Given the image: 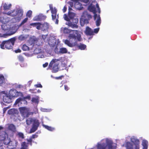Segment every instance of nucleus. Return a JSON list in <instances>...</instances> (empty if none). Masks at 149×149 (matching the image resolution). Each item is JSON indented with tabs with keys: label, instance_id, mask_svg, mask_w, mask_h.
<instances>
[{
	"label": "nucleus",
	"instance_id": "obj_1",
	"mask_svg": "<svg viewBox=\"0 0 149 149\" xmlns=\"http://www.w3.org/2000/svg\"><path fill=\"white\" fill-rule=\"evenodd\" d=\"M6 13H2L1 9H0V22L3 24L1 25V28L6 33L3 35L0 33V37L6 38L8 36L14 34L18 29L15 25L7 24V23L10 21V19L6 15Z\"/></svg>",
	"mask_w": 149,
	"mask_h": 149
},
{
	"label": "nucleus",
	"instance_id": "obj_2",
	"mask_svg": "<svg viewBox=\"0 0 149 149\" xmlns=\"http://www.w3.org/2000/svg\"><path fill=\"white\" fill-rule=\"evenodd\" d=\"M61 31L64 33H70L68 36L69 40H64L63 42L68 46L72 47L77 45V40L80 41L81 40L80 32L77 30H72L66 27H62Z\"/></svg>",
	"mask_w": 149,
	"mask_h": 149
},
{
	"label": "nucleus",
	"instance_id": "obj_3",
	"mask_svg": "<svg viewBox=\"0 0 149 149\" xmlns=\"http://www.w3.org/2000/svg\"><path fill=\"white\" fill-rule=\"evenodd\" d=\"M117 144L110 138H105L97 143V149H116Z\"/></svg>",
	"mask_w": 149,
	"mask_h": 149
},
{
	"label": "nucleus",
	"instance_id": "obj_4",
	"mask_svg": "<svg viewBox=\"0 0 149 149\" xmlns=\"http://www.w3.org/2000/svg\"><path fill=\"white\" fill-rule=\"evenodd\" d=\"M88 9L91 12H92L94 14V17L95 20V21L96 25L97 26L100 25L101 20L100 15H97L96 13L98 11L99 13H100V9L98 4L95 3V4L93 3L89 6Z\"/></svg>",
	"mask_w": 149,
	"mask_h": 149
},
{
	"label": "nucleus",
	"instance_id": "obj_5",
	"mask_svg": "<svg viewBox=\"0 0 149 149\" xmlns=\"http://www.w3.org/2000/svg\"><path fill=\"white\" fill-rule=\"evenodd\" d=\"M23 12V10L21 8H16L8 11L6 14L12 17H15L13 19L15 20V22H19L22 18Z\"/></svg>",
	"mask_w": 149,
	"mask_h": 149
},
{
	"label": "nucleus",
	"instance_id": "obj_6",
	"mask_svg": "<svg viewBox=\"0 0 149 149\" xmlns=\"http://www.w3.org/2000/svg\"><path fill=\"white\" fill-rule=\"evenodd\" d=\"M131 142H126L125 146L127 149H139L140 141L136 137L133 136L130 138Z\"/></svg>",
	"mask_w": 149,
	"mask_h": 149
},
{
	"label": "nucleus",
	"instance_id": "obj_7",
	"mask_svg": "<svg viewBox=\"0 0 149 149\" xmlns=\"http://www.w3.org/2000/svg\"><path fill=\"white\" fill-rule=\"evenodd\" d=\"M32 123H33V126L29 132V133H31L35 132L37 130L39 125L38 120L35 118H29L26 120V123L27 125H29Z\"/></svg>",
	"mask_w": 149,
	"mask_h": 149
},
{
	"label": "nucleus",
	"instance_id": "obj_8",
	"mask_svg": "<svg viewBox=\"0 0 149 149\" xmlns=\"http://www.w3.org/2000/svg\"><path fill=\"white\" fill-rule=\"evenodd\" d=\"M15 40V38H13L8 40L4 41L0 45V47L3 49H5V48L8 49H12V46L14 45Z\"/></svg>",
	"mask_w": 149,
	"mask_h": 149
},
{
	"label": "nucleus",
	"instance_id": "obj_9",
	"mask_svg": "<svg viewBox=\"0 0 149 149\" xmlns=\"http://www.w3.org/2000/svg\"><path fill=\"white\" fill-rule=\"evenodd\" d=\"M59 61L58 59H53L50 62L49 66L50 69L52 70L53 72H56L58 70V61Z\"/></svg>",
	"mask_w": 149,
	"mask_h": 149
},
{
	"label": "nucleus",
	"instance_id": "obj_10",
	"mask_svg": "<svg viewBox=\"0 0 149 149\" xmlns=\"http://www.w3.org/2000/svg\"><path fill=\"white\" fill-rule=\"evenodd\" d=\"M50 9L51 10L52 14V17L53 20H54L56 19L55 23L58 24V16L57 15L56 16V13L57 12V10L55 8H53L52 4L49 5Z\"/></svg>",
	"mask_w": 149,
	"mask_h": 149
},
{
	"label": "nucleus",
	"instance_id": "obj_11",
	"mask_svg": "<svg viewBox=\"0 0 149 149\" xmlns=\"http://www.w3.org/2000/svg\"><path fill=\"white\" fill-rule=\"evenodd\" d=\"M88 15L87 14L86 11H84L81 16L80 19V22L81 26H83L85 24H87L88 23V20L86 18L88 17Z\"/></svg>",
	"mask_w": 149,
	"mask_h": 149
},
{
	"label": "nucleus",
	"instance_id": "obj_12",
	"mask_svg": "<svg viewBox=\"0 0 149 149\" xmlns=\"http://www.w3.org/2000/svg\"><path fill=\"white\" fill-rule=\"evenodd\" d=\"M1 94H4V95H3V100L5 103H9L12 102L11 97L9 96V94H6L5 91H3L1 93Z\"/></svg>",
	"mask_w": 149,
	"mask_h": 149
},
{
	"label": "nucleus",
	"instance_id": "obj_13",
	"mask_svg": "<svg viewBox=\"0 0 149 149\" xmlns=\"http://www.w3.org/2000/svg\"><path fill=\"white\" fill-rule=\"evenodd\" d=\"M20 113L24 118L25 117H27L29 115V109L25 107H22L19 108Z\"/></svg>",
	"mask_w": 149,
	"mask_h": 149
},
{
	"label": "nucleus",
	"instance_id": "obj_14",
	"mask_svg": "<svg viewBox=\"0 0 149 149\" xmlns=\"http://www.w3.org/2000/svg\"><path fill=\"white\" fill-rule=\"evenodd\" d=\"M21 92L17 91L14 89H12L10 90L9 91V95L12 98L17 97L21 95Z\"/></svg>",
	"mask_w": 149,
	"mask_h": 149
},
{
	"label": "nucleus",
	"instance_id": "obj_15",
	"mask_svg": "<svg viewBox=\"0 0 149 149\" xmlns=\"http://www.w3.org/2000/svg\"><path fill=\"white\" fill-rule=\"evenodd\" d=\"M56 42V38L54 37H50L49 40L48 41L49 45L52 47H53L55 45Z\"/></svg>",
	"mask_w": 149,
	"mask_h": 149
},
{
	"label": "nucleus",
	"instance_id": "obj_16",
	"mask_svg": "<svg viewBox=\"0 0 149 149\" xmlns=\"http://www.w3.org/2000/svg\"><path fill=\"white\" fill-rule=\"evenodd\" d=\"M75 22L74 23L71 22H68L66 23V24L68 25L69 26L71 27L72 28H77L78 27V26L77 25L78 20L77 19H75Z\"/></svg>",
	"mask_w": 149,
	"mask_h": 149
},
{
	"label": "nucleus",
	"instance_id": "obj_17",
	"mask_svg": "<svg viewBox=\"0 0 149 149\" xmlns=\"http://www.w3.org/2000/svg\"><path fill=\"white\" fill-rule=\"evenodd\" d=\"M0 140L3 141V142L5 144L10 145V138H9L8 137H4L3 136H0Z\"/></svg>",
	"mask_w": 149,
	"mask_h": 149
},
{
	"label": "nucleus",
	"instance_id": "obj_18",
	"mask_svg": "<svg viewBox=\"0 0 149 149\" xmlns=\"http://www.w3.org/2000/svg\"><path fill=\"white\" fill-rule=\"evenodd\" d=\"M46 16L43 15L42 14H40L37 15L33 18V20L35 21H38L45 19Z\"/></svg>",
	"mask_w": 149,
	"mask_h": 149
},
{
	"label": "nucleus",
	"instance_id": "obj_19",
	"mask_svg": "<svg viewBox=\"0 0 149 149\" xmlns=\"http://www.w3.org/2000/svg\"><path fill=\"white\" fill-rule=\"evenodd\" d=\"M85 33L87 35L91 36L94 35L93 31L91 28L88 26L86 27Z\"/></svg>",
	"mask_w": 149,
	"mask_h": 149
},
{
	"label": "nucleus",
	"instance_id": "obj_20",
	"mask_svg": "<svg viewBox=\"0 0 149 149\" xmlns=\"http://www.w3.org/2000/svg\"><path fill=\"white\" fill-rule=\"evenodd\" d=\"M27 103V101L25 100V99L19 98L16 100L15 104H18V105L19 106L21 103L26 104Z\"/></svg>",
	"mask_w": 149,
	"mask_h": 149
},
{
	"label": "nucleus",
	"instance_id": "obj_21",
	"mask_svg": "<svg viewBox=\"0 0 149 149\" xmlns=\"http://www.w3.org/2000/svg\"><path fill=\"white\" fill-rule=\"evenodd\" d=\"M7 127L8 130L11 131L13 132H15L16 131L15 126L13 124H9L7 125Z\"/></svg>",
	"mask_w": 149,
	"mask_h": 149
},
{
	"label": "nucleus",
	"instance_id": "obj_22",
	"mask_svg": "<svg viewBox=\"0 0 149 149\" xmlns=\"http://www.w3.org/2000/svg\"><path fill=\"white\" fill-rule=\"evenodd\" d=\"M74 6L76 9L79 10H82L83 8L82 4L79 1L75 3Z\"/></svg>",
	"mask_w": 149,
	"mask_h": 149
},
{
	"label": "nucleus",
	"instance_id": "obj_23",
	"mask_svg": "<svg viewBox=\"0 0 149 149\" xmlns=\"http://www.w3.org/2000/svg\"><path fill=\"white\" fill-rule=\"evenodd\" d=\"M39 97L37 96L32 97L31 100L32 103L34 104L37 105L39 102Z\"/></svg>",
	"mask_w": 149,
	"mask_h": 149
},
{
	"label": "nucleus",
	"instance_id": "obj_24",
	"mask_svg": "<svg viewBox=\"0 0 149 149\" xmlns=\"http://www.w3.org/2000/svg\"><path fill=\"white\" fill-rule=\"evenodd\" d=\"M142 145L143 146V149H147L148 146V142L147 140L143 139L142 142Z\"/></svg>",
	"mask_w": 149,
	"mask_h": 149
},
{
	"label": "nucleus",
	"instance_id": "obj_25",
	"mask_svg": "<svg viewBox=\"0 0 149 149\" xmlns=\"http://www.w3.org/2000/svg\"><path fill=\"white\" fill-rule=\"evenodd\" d=\"M29 37V35H22L19 36V37H18V39L22 41L26 40Z\"/></svg>",
	"mask_w": 149,
	"mask_h": 149
},
{
	"label": "nucleus",
	"instance_id": "obj_26",
	"mask_svg": "<svg viewBox=\"0 0 149 149\" xmlns=\"http://www.w3.org/2000/svg\"><path fill=\"white\" fill-rule=\"evenodd\" d=\"M71 10H72V8L69 7L68 16L70 19H73L75 16V14L74 13L70 11Z\"/></svg>",
	"mask_w": 149,
	"mask_h": 149
},
{
	"label": "nucleus",
	"instance_id": "obj_27",
	"mask_svg": "<svg viewBox=\"0 0 149 149\" xmlns=\"http://www.w3.org/2000/svg\"><path fill=\"white\" fill-rule=\"evenodd\" d=\"M68 50L65 48L63 47L60 48L58 52V54H64L67 52Z\"/></svg>",
	"mask_w": 149,
	"mask_h": 149
},
{
	"label": "nucleus",
	"instance_id": "obj_28",
	"mask_svg": "<svg viewBox=\"0 0 149 149\" xmlns=\"http://www.w3.org/2000/svg\"><path fill=\"white\" fill-rule=\"evenodd\" d=\"M18 142L15 139L12 140L10 141V146H12L14 147H16L17 145Z\"/></svg>",
	"mask_w": 149,
	"mask_h": 149
},
{
	"label": "nucleus",
	"instance_id": "obj_29",
	"mask_svg": "<svg viewBox=\"0 0 149 149\" xmlns=\"http://www.w3.org/2000/svg\"><path fill=\"white\" fill-rule=\"evenodd\" d=\"M20 149H28V143L25 142H22Z\"/></svg>",
	"mask_w": 149,
	"mask_h": 149
},
{
	"label": "nucleus",
	"instance_id": "obj_30",
	"mask_svg": "<svg viewBox=\"0 0 149 149\" xmlns=\"http://www.w3.org/2000/svg\"><path fill=\"white\" fill-rule=\"evenodd\" d=\"M49 25L47 23H45L42 24V30L44 31L47 30L49 28Z\"/></svg>",
	"mask_w": 149,
	"mask_h": 149
},
{
	"label": "nucleus",
	"instance_id": "obj_31",
	"mask_svg": "<svg viewBox=\"0 0 149 149\" xmlns=\"http://www.w3.org/2000/svg\"><path fill=\"white\" fill-rule=\"evenodd\" d=\"M3 7L5 10H9L11 7V5L10 4H7L6 3L3 4Z\"/></svg>",
	"mask_w": 149,
	"mask_h": 149
},
{
	"label": "nucleus",
	"instance_id": "obj_32",
	"mask_svg": "<svg viewBox=\"0 0 149 149\" xmlns=\"http://www.w3.org/2000/svg\"><path fill=\"white\" fill-rule=\"evenodd\" d=\"M17 110L15 109H10L8 111V113L9 114H14L15 113H16Z\"/></svg>",
	"mask_w": 149,
	"mask_h": 149
},
{
	"label": "nucleus",
	"instance_id": "obj_33",
	"mask_svg": "<svg viewBox=\"0 0 149 149\" xmlns=\"http://www.w3.org/2000/svg\"><path fill=\"white\" fill-rule=\"evenodd\" d=\"M43 127L45 128L47 130L50 131H53L55 130V128L53 127H51L49 126H48L45 125L43 124L42 125Z\"/></svg>",
	"mask_w": 149,
	"mask_h": 149
},
{
	"label": "nucleus",
	"instance_id": "obj_34",
	"mask_svg": "<svg viewBox=\"0 0 149 149\" xmlns=\"http://www.w3.org/2000/svg\"><path fill=\"white\" fill-rule=\"evenodd\" d=\"M22 49L23 51H26L29 49V47L26 45H23L22 47Z\"/></svg>",
	"mask_w": 149,
	"mask_h": 149
},
{
	"label": "nucleus",
	"instance_id": "obj_35",
	"mask_svg": "<svg viewBox=\"0 0 149 149\" xmlns=\"http://www.w3.org/2000/svg\"><path fill=\"white\" fill-rule=\"evenodd\" d=\"M38 54V55L37 56V57L38 58H43L45 57V55H44V54L42 53V52L39 53Z\"/></svg>",
	"mask_w": 149,
	"mask_h": 149
},
{
	"label": "nucleus",
	"instance_id": "obj_36",
	"mask_svg": "<svg viewBox=\"0 0 149 149\" xmlns=\"http://www.w3.org/2000/svg\"><path fill=\"white\" fill-rule=\"evenodd\" d=\"M40 109L42 111L45 112H49L51 111L52 110L51 109H46L42 108H41Z\"/></svg>",
	"mask_w": 149,
	"mask_h": 149
},
{
	"label": "nucleus",
	"instance_id": "obj_37",
	"mask_svg": "<svg viewBox=\"0 0 149 149\" xmlns=\"http://www.w3.org/2000/svg\"><path fill=\"white\" fill-rule=\"evenodd\" d=\"M28 20V18L27 17H26L24 19H23L20 24H19V26H21L22 25H23L25 23H26Z\"/></svg>",
	"mask_w": 149,
	"mask_h": 149
},
{
	"label": "nucleus",
	"instance_id": "obj_38",
	"mask_svg": "<svg viewBox=\"0 0 149 149\" xmlns=\"http://www.w3.org/2000/svg\"><path fill=\"white\" fill-rule=\"evenodd\" d=\"M79 47L81 50H84L86 47V46L84 44H81L79 46Z\"/></svg>",
	"mask_w": 149,
	"mask_h": 149
},
{
	"label": "nucleus",
	"instance_id": "obj_39",
	"mask_svg": "<svg viewBox=\"0 0 149 149\" xmlns=\"http://www.w3.org/2000/svg\"><path fill=\"white\" fill-rule=\"evenodd\" d=\"M38 24L36 25V28L38 30L42 29V24H41L39 22H37Z\"/></svg>",
	"mask_w": 149,
	"mask_h": 149
},
{
	"label": "nucleus",
	"instance_id": "obj_40",
	"mask_svg": "<svg viewBox=\"0 0 149 149\" xmlns=\"http://www.w3.org/2000/svg\"><path fill=\"white\" fill-rule=\"evenodd\" d=\"M41 52V49L39 48H36L34 51V53L36 54H38Z\"/></svg>",
	"mask_w": 149,
	"mask_h": 149
},
{
	"label": "nucleus",
	"instance_id": "obj_41",
	"mask_svg": "<svg viewBox=\"0 0 149 149\" xmlns=\"http://www.w3.org/2000/svg\"><path fill=\"white\" fill-rule=\"evenodd\" d=\"M17 135L20 138L22 139H23L24 138V135L23 133L20 132H18L17 133Z\"/></svg>",
	"mask_w": 149,
	"mask_h": 149
},
{
	"label": "nucleus",
	"instance_id": "obj_42",
	"mask_svg": "<svg viewBox=\"0 0 149 149\" xmlns=\"http://www.w3.org/2000/svg\"><path fill=\"white\" fill-rule=\"evenodd\" d=\"M4 80V77L2 75H0V84H2Z\"/></svg>",
	"mask_w": 149,
	"mask_h": 149
},
{
	"label": "nucleus",
	"instance_id": "obj_43",
	"mask_svg": "<svg viewBox=\"0 0 149 149\" xmlns=\"http://www.w3.org/2000/svg\"><path fill=\"white\" fill-rule=\"evenodd\" d=\"M32 11L31 10H29L27 13L26 14V16L29 17H30L32 15Z\"/></svg>",
	"mask_w": 149,
	"mask_h": 149
},
{
	"label": "nucleus",
	"instance_id": "obj_44",
	"mask_svg": "<svg viewBox=\"0 0 149 149\" xmlns=\"http://www.w3.org/2000/svg\"><path fill=\"white\" fill-rule=\"evenodd\" d=\"M63 18L66 21H68L69 20V19L68 18L67 15L66 14H64L63 15Z\"/></svg>",
	"mask_w": 149,
	"mask_h": 149
},
{
	"label": "nucleus",
	"instance_id": "obj_45",
	"mask_svg": "<svg viewBox=\"0 0 149 149\" xmlns=\"http://www.w3.org/2000/svg\"><path fill=\"white\" fill-rule=\"evenodd\" d=\"M18 60L21 61H24V58L23 57L21 56H18Z\"/></svg>",
	"mask_w": 149,
	"mask_h": 149
},
{
	"label": "nucleus",
	"instance_id": "obj_46",
	"mask_svg": "<svg viewBox=\"0 0 149 149\" xmlns=\"http://www.w3.org/2000/svg\"><path fill=\"white\" fill-rule=\"evenodd\" d=\"M80 1L87 4L89 1V0H80Z\"/></svg>",
	"mask_w": 149,
	"mask_h": 149
},
{
	"label": "nucleus",
	"instance_id": "obj_47",
	"mask_svg": "<svg viewBox=\"0 0 149 149\" xmlns=\"http://www.w3.org/2000/svg\"><path fill=\"white\" fill-rule=\"evenodd\" d=\"M99 29L100 28H99L95 29H94V31L93 32L94 33H97L99 31Z\"/></svg>",
	"mask_w": 149,
	"mask_h": 149
},
{
	"label": "nucleus",
	"instance_id": "obj_48",
	"mask_svg": "<svg viewBox=\"0 0 149 149\" xmlns=\"http://www.w3.org/2000/svg\"><path fill=\"white\" fill-rule=\"evenodd\" d=\"M68 3L70 5V8H71V7H72L73 6V3L71 1H69L68 2Z\"/></svg>",
	"mask_w": 149,
	"mask_h": 149
},
{
	"label": "nucleus",
	"instance_id": "obj_49",
	"mask_svg": "<svg viewBox=\"0 0 149 149\" xmlns=\"http://www.w3.org/2000/svg\"><path fill=\"white\" fill-rule=\"evenodd\" d=\"M38 24L37 22V23H32L30 24V26H33L34 27L36 26V25Z\"/></svg>",
	"mask_w": 149,
	"mask_h": 149
},
{
	"label": "nucleus",
	"instance_id": "obj_50",
	"mask_svg": "<svg viewBox=\"0 0 149 149\" xmlns=\"http://www.w3.org/2000/svg\"><path fill=\"white\" fill-rule=\"evenodd\" d=\"M35 86L36 87H40L42 88V86L40 84H36L35 85Z\"/></svg>",
	"mask_w": 149,
	"mask_h": 149
},
{
	"label": "nucleus",
	"instance_id": "obj_51",
	"mask_svg": "<svg viewBox=\"0 0 149 149\" xmlns=\"http://www.w3.org/2000/svg\"><path fill=\"white\" fill-rule=\"evenodd\" d=\"M10 108L9 107H7L4 108L3 109V113H5L7 110Z\"/></svg>",
	"mask_w": 149,
	"mask_h": 149
},
{
	"label": "nucleus",
	"instance_id": "obj_52",
	"mask_svg": "<svg viewBox=\"0 0 149 149\" xmlns=\"http://www.w3.org/2000/svg\"><path fill=\"white\" fill-rule=\"evenodd\" d=\"M38 137V136L36 134H33L31 136V139H34Z\"/></svg>",
	"mask_w": 149,
	"mask_h": 149
},
{
	"label": "nucleus",
	"instance_id": "obj_53",
	"mask_svg": "<svg viewBox=\"0 0 149 149\" xmlns=\"http://www.w3.org/2000/svg\"><path fill=\"white\" fill-rule=\"evenodd\" d=\"M67 10V7L65 6L64 7L63 9V13H65L66 10Z\"/></svg>",
	"mask_w": 149,
	"mask_h": 149
},
{
	"label": "nucleus",
	"instance_id": "obj_54",
	"mask_svg": "<svg viewBox=\"0 0 149 149\" xmlns=\"http://www.w3.org/2000/svg\"><path fill=\"white\" fill-rule=\"evenodd\" d=\"M21 51L20 49H18L17 50H15V52L16 53L20 52Z\"/></svg>",
	"mask_w": 149,
	"mask_h": 149
},
{
	"label": "nucleus",
	"instance_id": "obj_55",
	"mask_svg": "<svg viewBox=\"0 0 149 149\" xmlns=\"http://www.w3.org/2000/svg\"><path fill=\"white\" fill-rule=\"evenodd\" d=\"M26 65H27V64L26 63L23 64V63H22V64H20V65L22 67H24L26 66Z\"/></svg>",
	"mask_w": 149,
	"mask_h": 149
},
{
	"label": "nucleus",
	"instance_id": "obj_56",
	"mask_svg": "<svg viewBox=\"0 0 149 149\" xmlns=\"http://www.w3.org/2000/svg\"><path fill=\"white\" fill-rule=\"evenodd\" d=\"M48 63H45L43 65V67L44 68L46 67L48 65Z\"/></svg>",
	"mask_w": 149,
	"mask_h": 149
},
{
	"label": "nucleus",
	"instance_id": "obj_57",
	"mask_svg": "<svg viewBox=\"0 0 149 149\" xmlns=\"http://www.w3.org/2000/svg\"><path fill=\"white\" fill-rule=\"evenodd\" d=\"M64 88L65 90L66 91H68L69 89V87L68 86L66 85L64 86Z\"/></svg>",
	"mask_w": 149,
	"mask_h": 149
},
{
	"label": "nucleus",
	"instance_id": "obj_58",
	"mask_svg": "<svg viewBox=\"0 0 149 149\" xmlns=\"http://www.w3.org/2000/svg\"><path fill=\"white\" fill-rule=\"evenodd\" d=\"M22 87V86L21 85L19 84V85H17V86L16 88H21Z\"/></svg>",
	"mask_w": 149,
	"mask_h": 149
},
{
	"label": "nucleus",
	"instance_id": "obj_59",
	"mask_svg": "<svg viewBox=\"0 0 149 149\" xmlns=\"http://www.w3.org/2000/svg\"><path fill=\"white\" fill-rule=\"evenodd\" d=\"M47 35H43L42 36V38H43V39L44 40H45V38H46V37H47Z\"/></svg>",
	"mask_w": 149,
	"mask_h": 149
},
{
	"label": "nucleus",
	"instance_id": "obj_60",
	"mask_svg": "<svg viewBox=\"0 0 149 149\" xmlns=\"http://www.w3.org/2000/svg\"><path fill=\"white\" fill-rule=\"evenodd\" d=\"M70 0L75 2V3H76V2H78V1H80V0Z\"/></svg>",
	"mask_w": 149,
	"mask_h": 149
},
{
	"label": "nucleus",
	"instance_id": "obj_61",
	"mask_svg": "<svg viewBox=\"0 0 149 149\" xmlns=\"http://www.w3.org/2000/svg\"><path fill=\"white\" fill-rule=\"evenodd\" d=\"M27 141L29 142H31L32 141V139L31 138L29 139H27Z\"/></svg>",
	"mask_w": 149,
	"mask_h": 149
},
{
	"label": "nucleus",
	"instance_id": "obj_62",
	"mask_svg": "<svg viewBox=\"0 0 149 149\" xmlns=\"http://www.w3.org/2000/svg\"><path fill=\"white\" fill-rule=\"evenodd\" d=\"M24 99H28L29 100H30V96H28L24 98Z\"/></svg>",
	"mask_w": 149,
	"mask_h": 149
},
{
	"label": "nucleus",
	"instance_id": "obj_63",
	"mask_svg": "<svg viewBox=\"0 0 149 149\" xmlns=\"http://www.w3.org/2000/svg\"><path fill=\"white\" fill-rule=\"evenodd\" d=\"M4 136L6 137L7 136V135L6 133H5Z\"/></svg>",
	"mask_w": 149,
	"mask_h": 149
},
{
	"label": "nucleus",
	"instance_id": "obj_64",
	"mask_svg": "<svg viewBox=\"0 0 149 149\" xmlns=\"http://www.w3.org/2000/svg\"><path fill=\"white\" fill-rule=\"evenodd\" d=\"M31 82H32L31 81H29V85H30L31 84Z\"/></svg>",
	"mask_w": 149,
	"mask_h": 149
}]
</instances>
